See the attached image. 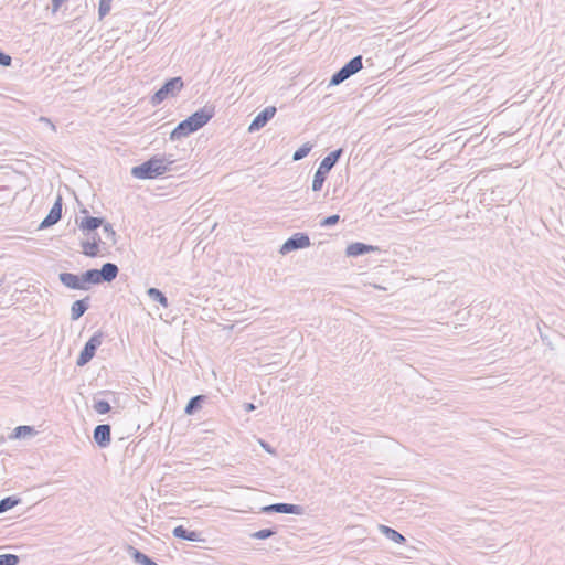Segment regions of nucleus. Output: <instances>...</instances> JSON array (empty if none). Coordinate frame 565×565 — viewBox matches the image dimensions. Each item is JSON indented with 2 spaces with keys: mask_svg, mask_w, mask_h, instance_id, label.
I'll list each match as a JSON object with an SVG mask.
<instances>
[{
  "mask_svg": "<svg viewBox=\"0 0 565 565\" xmlns=\"http://www.w3.org/2000/svg\"><path fill=\"white\" fill-rule=\"evenodd\" d=\"M173 160H167L164 157L154 156L139 166L131 169V175L140 180L156 179L170 171Z\"/></svg>",
  "mask_w": 565,
  "mask_h": 565,
  "instance_id": "nucleus-1",
  "label": "nucleus"
},
{
  "mask_svg": "<svg viewBox=\"0 0 565 565\" xmlns=\"http://www.w3.org/2000/svg\"><path fill=\"white\" fill-rule=\"evenodd\" d=\"M342 153H343V149L339 148V149L331 151L328 156H326L322 159V161L320 162V164L313 175L312 191L318 192L322 189L328 173L338 163Z\"/></svg>",
  "mask_w": 565,
  "mask_h": 565,
  "instance_id": "nucleus-2",
  "label": "nucleus"
},
{
  "mask_svg": "<svg viewBox=\"0 0 565 565\" xmlns=\"http://www.w3.org/2000/svg\"><path fill=\"white\" fill-rule=\"evenodd\" d=\"M184 86L183 79L180 76L172 77L164 82V84L152 95L151 104L157 106L170 96H175Z\"/></svg>",
  "mask_w": 565,
  "mask_h": 565,
  "instance_id": "nucleus-3",
  "label": "nucleus"
},
{
  "mask_svg": "<svg viewBox=\"0 0 565 565\" xmlns=\"http://www.w3.org/2000/svg\"><path fill=\"white\" fill-rule=\"evenodd\" d=\"M119 268L114 263H105L102 268L88 269L87 279H90L92 285H99L103 282H111L118 276Z\"/></svg>",
  "mask_w": 565,
  "mask_h": 565,
  "instance_id": "nucleus-4",
  "label": "nucleus"
},
{
  "mask_svg": "<svg viewBox=\"0 0 565 565\" xmlns=\"http://www.w3.org/2000/svg\"><path fill=\"white\" fill-rule=\"evenodd\" d=\"M104 337V332L98 330L88 339L76 360L77 366L86 365L94 358L96 350L103 343Z\"/></svg>",
  "mask_w": 565,
  "mask_h": 565,
  "instance_id": "nucleus-5",
  "label": "nucleus"
},
{
  "mask_svg": "<svg viewBox=\"0 0 565 565\" xmlns=\"http://www.w3.org/2000/svg\"><path fill=\"white\" fill-rule=\"evenodd\" d=\"M88 270L84 271L81 275L72 274V273H61L58 275V280L63 286L72 290H88L89 285H92L90 279H87Z\"/></svg>",
  "mask_w": 565,
  "mask_h": 565,
  "instance_id": "nucleus-6",
  "label": "nucleus"
},
{
  "mask_svg": "<svg viewBox=\"0 0 565 565\" xmlns=\"http://www.w3.org/2000/svg\"><path fill=\"white\" fill-rule=\"evenodd\" d=\"M310 246V238L306 233H295L281 246L280 253L287 254L292 250L302 249Z\"/></svg>",
  "mask_w": 565,
  "mask_h": 565,
  "instance_id": "nucleus-7",
  "label": "nucleus"
},
{
  "mask_svg": "<svg viewBox=\"0 0 565 565\" xmlns=\"http://www.w3.org/2000/svg\"><path fill=\"white\" fill-rule=\"evenodd\" d=\"M214 114L215 111L213 106H204L203 108L194 111L188 118L192 121L194 128L199 130L213 118Z\"/></svg>",
  "mask_w": 565,
  "mask_h": 565,
  "instance_id": "nucleus-8",
  "label": "nucleus"
},
{
  "mask_svg": "<svg viewBox=\"0 0 565 565\" xmlns=\"http://www.w3.org/2000/svg\"><path fill=\"white\" fill-rule=\"evenodd\" d=\"M277 109L275 106H267L264 108L250 122L248 127L249 132L258 131L267 125V122L275 116Z\"/></svg>",
  "mask_w": 565,
  "mask_h": 565,
  "instance_id": "nucleus-9",
  "label": "nucleus"
},
{
  "mask_svg": "<svg viewBox=\"0 0 565 565\" xmlns=\"http://www.w3.org/2000/svg\"><path fill=\"white\" fill-rule=\"evenodd\" d=\"M62 217V198L58 196L51 207L49 214L41 222L39 228H47L56 224Z\"/></svg>",
  "mask_w": 565,
  "mask_h": 565,
  "instance_id": "nucleus-10",
  "label": "nucleus"
},
{
  "mask_svg": "<svg viewBox=\"0 0 565 565\" xmlns=\"http://www.w3.org/2000/svg\"><path fill=\"white\" fill-rule=\"evenodd\" d=\"M263 512L265 513H284V514H300L302 511V508L298 504H291V503H274L270 505H266L263 509Z\"/></svg>",
  "mask_w": 565,
  "mask_h": 565,
  "instance_id": "nucleus-11",
  "label": "nucleus"
},
{
  "mask_svg": "<svg viewBox=\"0 0 565 565\" xmlns=\"http://www.w3.org/2000/svg\"><path fill=\"white\" fill-rule=\"evenodd\" d=\"M94 440L95 443L105 448L110 444L111 440V428L108 424L97 425L94 429Z\"/></svg>",
  "mask_w": 565,
  "mask_h": 565,
  "instance_id": "nucleus-12",
  "label": "nucleus"
},
{
  "mask_svg": "<svg viewBox=\"0 0 565 565\" xmlns=\"http://www.w3.org/2000/svg\"><path fill=\"white\" fill-rule=\"evenodd\" d=\"M198 131L194 126L192 125V121L186 118L178 124V126L171 131L170 134V140H180L182 138L188 137L189 135Z\"/></svg>",
  "mask_w": 565,
  "mask_h": 565,
  "instance_id": "nucleus-13",
  "label": "nucleus"
},
{
  "mask_svg": "<svg viewBox=\"0 0 565 565\" xmlns=\"http://www.w3.org/2000/svg\"><path fill=\"white\" fill-rule=\"evenodd\" d=\"M377 249L379 248L376 246L367 245V244L361 243V242H355V243L348 245V247L345 249V254L349 257H358V256L365 255L371 252H375Z\"/></svg>",
  "mask_w": 565,
  "mask_h": 565,
  "instance_id": "nucleus-14",
  "label": "nucleus"
},
{
  "mask_svg": "<svg viewBox=\"0 0 565 565\" xmlns=\"http://www.w3.org/2000/svg\"><path fill=\"white\" fill-rule=\"evenodd\" d=\"M89 306H90V297L89 296H86L83 299L74 301L71 307V319L73 321L78 320L88 310Z\"/></svg>",
  "mask_w": 565,
  "mask_h": 565,
  "instance_id": "nucleus-15",
  "label": "nucleus"
},
{
  "mask_svg": "<svg viewBox=\"0 0 565 565\" xmlns=\"http://www.w3.org/2000/svg\"><path fill=\"white\" fill-rule=\"evenodd\" d=\"M172 533H173L174 537H178L181 540H185V541H190V542L201 541V537H200L201 533H199L196 531H190V530L185 529L183 525L175 526L173 529Z\"/></svg>",
  "mask_w": 565,
  "mask_h": 565,
  "instance_id": "nucleus-16",
  "label": "nucleus"
},
{
  "mask_svg": "<svg viewBox=\"0 0 565 565\" xmlns=\"http://www.w3.org/2000/svg\"><path fill=\"white\" fill-rule=\"evenodd\" d=\"M103 223H104V218H102V217L86 216V217L82 218V221L79 223V227L83 231L92 232V231L97 230L99 226H102Z\"/></svg>",
  "mask_w": 565,
  "mask_h": 565,
  "instance_id": "nucleus-17",
  "label": "nucleus"
},
{
  "mask_svg": "<svg viewBox=\"0 0 565 565\" xmlns=\"http://www.w3.org/2000/svg\"><path fill=\"white\" fill-rule=\"evenodd\" d=\"M379 530L382 534H384L388 540L397 543V544H403L406 542V539L404 535H402L399 532H397L396 530L387 526V525H380L379 526Z\"/></svg>",
  "mask_w": 565,
  "mask_h": 565,
  "instance_id": "nucleus-18",
  "label": "nucleus"
},
{
  "mask_svg": "<svg viewBox=\"0 0 565 565\" xmlns=\"http://www.w3.org/2000/svg\"><path fill=\"white\" fill-rule=\"evenodd\" d=\"M102 243V239L96 237H93V242H83V254L88 257H96L99 253V244Z\"/></svg>",
  "mask_w": 565,
  "mask_h": 565,
  "instance_id": "nucleus-19",
  "label": "nucleus"
},
{
  "mask_svg": "<svg viewBox=\"0 0 565 565\" xmlns=\"http://www.w3.org/2000/svg\"><path fill=\"white\" fill-rule=\"evenodd\" d=\"M130 556L134 561L141 565H158L152 558L140 552L139 550L129 546Z\"/></svg>",
  "mask_w": 565,
  "mask_h": 565,
  "instance_id": "nucleus-20",
  "label": "nucleus"
},
{
  "mask_svg": "<svg viewBox=\"0 0 565 565\" xmlns=\"http://www.w3.org/2000/svg\"><path fill=\"white\" fill-rule=\"evenodd\" d=\"M205 399V396L204 395H196V396H193L192 398H190V401L188 402L185 408H184V413L186 415H193L194 413H196L199 409H201L202 407V404Z\"/></svg>",
  "mask_w": 565,
  "mask_h": 565,
  "instance_id": "nucleus-21",
  "label": "nucleus"
},
{
  "mask_svg": "<svg viewBox=\"0 0 565 565\" xmlns=\"http://www.w3.org/2000/svg\"><path fill=\"white\" fill-rule=\"evenodd\" d=\"M351 76L356 74L362 67H363V63H362V56L361 55H358V56H354L353 58H351L349 62H347L343 66H342Z\"/></svg>",
  "mask_w": 565,
  "mask_h": 565,
  "instance_id": "nucleus-22",
  "label": "nucleus"
},
{
  "mask_svg": "<svg viewBox=\"0 0 565 565\" xmlns=\"http://www.w3.org/2000/svg\"><path fill=\"white\" fill-rule=\"evenodd\" d=\"M147 295L151 300L159 302L162 307L167 308L169 306L168 298L161 290L151 287L147 290Z\"/></svg>",
  "mask_w": 565,
  "mask_h": 565,
  "instance_id": "nucleus-23",
  "label": "nucleus"
},
{
  "mask_svg": "<svg viewBox=\"0 0 565 565\" xmlns=\"http://www.w3.org/2000/svg\"><path fill=\"white\" fill-rule=\"evenodd\" d=\"M35 434V429L32 426L21 425L13 429L11 438H24Z\"/></svg>",
  "mask_w": 565,
  "mask_h": 565,
  "instance_id": "nucleus-24",
  "label": "nucleus"
},
{
  "mask_svg": "<svg viewBox=\"0 0 565 565\" xmlns=\"http://www.w3.org/2000/svg\"><path fill=\"white\" fill-rule=\"evenodd\" d=\"M21 502L20 498H17L14 495L6 497L0 500V513H3L15 505H18Z\"/></svg>",
  "mask_w": 565,
  "mask_h": 565,
  "instance_id": "nucleus-25",
  "label": "nucleus"
},
{
  "mask_svg": "<svg viewBox=\"0 0 565 565\" xmlns=\"http://www.w3.org/2000/svg\"><path fill=\"white\" fill-rule=\"evenodd\" d=\"M349 77H351V75L343 67H341L331 76L329 86H337L344 82L345 79H348Z\"/></svg>",
  "mask_w": 565,
  "mask_h": 565,
  "instance_id": "nucleus-26",
  "label": "nucleus"
},
{
  "mask_svg": "<svg viewBox=\"0 0 565 565\" xmlns=\"http://www.w3.org/2000/svg\"><path fill=\"white\" fill-rule=\"evenodd\" d=\"M103 234L105 235L106 241H102L103 244H111L114 245L116 243V232L114 231L111 224L106 223L103 224Z\"/></svg>",
  "mask_w": 565,
  "mask_h": 565,
  "instance_id": "nucleus-27",
  "label": "nucleus"
},
{
  "mask_svg": "<svg viewBox=\"0 0 565 565\" xmlns=\"http://www.w3.org/2000/svg\"><path fill=\"white\" fill-rule=\"evenodd\" d=\"M312 146L310 143H303L301 147H299L292 154L294 161H299L308 156V153L311 151Z\"/></svg>",
  "mask_w": 565,
  "mask_h": 565,
  "instance_id": "nucleus-28",
  "label": "nucleus"
},
{
  "mask_svg": "<svg viewBox=\"0 0 565 565\" xmlns=\"http://www.w3.org/2000/svg\"><path fill=\"white\" fill-rule=\"evenodd\" d=\"M93 408L98 414H107L110 412V404L105 399H98L94 402Z\"/></svg>",
  "mask_w": 565,
  "mask_h": 565,
  "instance_id": "nucleus-29",
  "label": "nucleus"
},
{
  "mask_svg": "<svg viewBox=\"0 0 565 565\" xmlns=\"http://www.w3.org/2000/svg\"><path fill=\"white\" fill-rule=\"evenodd\" d=\"M275 534H276V531L273 529H262L259 531L252 533L250 537L256 539V540H266V539L271 537Z\"/></svg>",
  "mask_w": 565,
  "mask_h": 565,
  "instance_id": "nucleus-30",
  "label": "nucleus"
},
{
  "mask_svg": "<svg viewBox=\"0 0 565 565\" xmlns=\"http://www.w3.org/2000/svg\"><path fill=\"white\" fill-rule=\"evenodd\" d=\"M19 561V556L14 554L0 555V565H18Z\"/></svg>",
  "mask_w": 565,
  "mask_h": 565,
  "instance_id": "nucleus-31",
  "label": "nucleus"
},
{
  "mask_svg": "<svg viewBox=\"0 0 565 565\" xmlns=\"http://www.w3.org/2000/svg\"><path fill=\"white\" fill-rule=\"evenodd\" d=\"M111 8V0H100L98 6V14L99 18L103 19L106 17Z\"/></svg>",
  "mask_w": 565,
  "mask_h": 565,
  "instance_id": "nucleus-32",
  "label": "nucleus"
},
{
  "mask_svg": "<svg viewBox=\"0 0 565 565\" xmlns=\"http://www.w3.org/2000/svg\"><path fill=\"white\" fill-rule=\"evenodd\" d=\"M340 220V216L338 214H334V215H330V216H327L324 217L321 222H320V225L322 227H328V226H332V225H335Z\"/></svg>",
  "mask_w": 565,
  "mask_h": 565,
  "instance_id": "nucleus-33",
  "label": "nucleus"
},
{
  "mask_svg": "<svg viewBox=\"0 0 565 565\" xmlns=\"http://www.w3.org/2000/svg\"><path fill=\"white\" fill-rule=\"evenodd\" d=\"M12 63V58L10 55L0 51V65L1 66H10Z\"/></svg>",
  "mask_w": 565,
  "mask_h": 565,
  "instance_id": "nucleus-34",
  "label": "nucleus"
},
{
  "mask_svg": "<svg viewBox=\"0 0 565 565\" xmlns=\"http://www.w3.org/2000/svg\"><path fill=\"white\" fill-rule=\"evenodd\" d=\"M65 0H52V11L55 13L62 7Z\"/></svg>",
  "mask_w": 565,
  "mask_h": 565,
  "instance_id": "nucleus-35",
  "label": "nucleus"
},
{
  "mask_svg": "<svg viewBox=\"0 0 565 565\" xmlns=\"http://www.w3.org/2000/svg\"><path fill=\"white\" fill-rule=\"evenodd\" d=\"M39 120H40V121H42V122H44L45 125H49V126L52 128V130H54V131L56 130L55 125H54V124H53L49 118H46V117H40V119H39Z\"/></svg>",
  "mask_w": 565,
  "mask_h": 565,
  "instance_id": "nucleus-36",
  "label": "nucleus"
},
{
  "mask_svg": "<svg viewBox=\"0 0 565 565\" xmlns=\"http://www.w3.org/2000/svg\"><path fill=\"white\" fill-rule=\"evenodd\" d=\"M260 444H262V447H263L266 451H268V452H270V454L273 452V449L270 448V446H269L268 444H266V443H264V441H260Z\"/></svg>",
  "mask_w": 565,
  "mask_h": 565,
  "instance_id": "nucleus-37",
  "label": "nucleus"
},
{
  "mask_svg": "<svg viewBox=\"0 0 565 565\" xmlns=\"http://www.w3.org/2000/svg\"><path fill=\"white\" fill-rule=\"evenodd\" d=\"M245 409H246V411H248V412H249V411H254V409H255V406H254V404H252V403H247V404H245Z\"/></svg>",
  "mask_w": 565,
  "mask_h": 565,
  "instance_id": "nucleus-38",
  "label": "nucleus"
},
{
  "mask_svg": "<svg viewBox=\"0 0 565 565\" xmlns=\"http://www.w3.org/2000/svg\"><path fill=\"white\" fill-rule=\"evenodd\" d=\"M540 335H541V339L544 341L545 340V337L543 335L542 332H540Z\"/></svg>",
  "mask_w": 565,
  "mask_h": 565,
  "instance_id": "nucleus-39",
  "label": "nucleus"
}]
</instances>
